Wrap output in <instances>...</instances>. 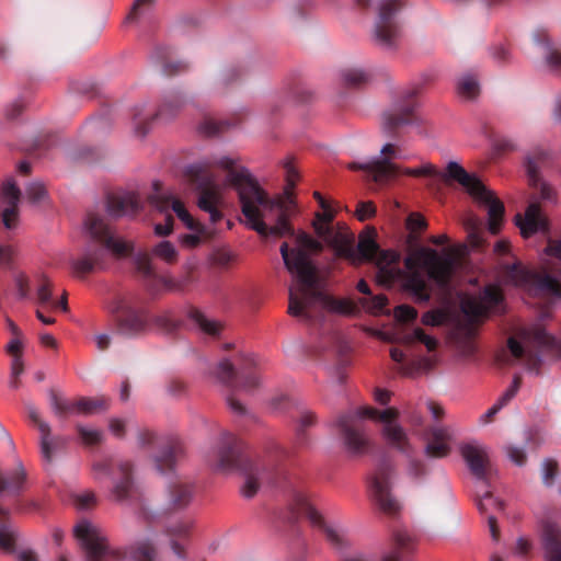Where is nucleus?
Listing matches in <instances>:
<instances>
[{
  "label": "nucleus",
  "instance_id": "4d7b16f0",
  "mask_svg": "<svg viewBox=\"0 0 561 561\" xmlns=\"http://www.w3.org/2000/svg\"><path fill=\"white\" fill-rule=\"evenodd\" d=\"M520 387V377L515 376L512 385L505 390V392L499 398L497 402L501 403L502 407H505L518 392Z\"/></svg>",
  "mask_w": 561,
  "mask_h": 561
},
{
  "label": "nucleus",
  "instance_id": "09e8293b",
  "mask_svg": "<svg viewBox=\"0 0 561 561\" xmlns=\"http://www.w3.org/2000/svg\"><path fill=\"white\" fill-rule=\"evenodd\" d=\"M37 301L41 305H45L51 302L53 293H51V283L45 275H39V284L36 289Z\"/></svg>",
  "mask_w": 561,
  "mask_h": 561
},
{
  "label": "nucleus",
  "instance_id": "6e6d98bb",
  "mask_svg": "<svg viewBox=\"0 0 561 561\" xmlns=\"http://www.w3.org/2000/svg\"><path fill=\"white\" fill-rule=\"evenodd\" d=\"M14 284L19 298L26 299L30 297V282L25 274H16L14 277Z\"/></svg>",
  "mask_w": 561,
  "mask_h": 561
},
{
  "label": "nucleus",
  "instance_id": "1a4fd4ad",
  "mask_svg": "<svg viewBox=\"0 0 561 561\" xmlns=\"http://www.w3.org/2000/svg\"><path fill=\"white\" fill-rule=\"evenodd\" d=\"M254 366V358L248 357L244 359V367L237 371L234 365L228 358H224L214 370L217 381L225 388L228 407L238 415L245 413V407L239 401L237 393L251 392L261 383L260 377L251 370Z\"/></svg>",
  "mask_w": 561,
  "mask_h": 561
},
{
  "label": "nucleus",
  "instance_id": "de8ad7c7",
  "mask_svg": "<svg viewBox=\"0 0 561 561\" xmlns=\"http://www.w3.org/2000/svg\"><path fill=\"white\" fill-rule=\"evenodd\" d=\"M25 194L27 199L33 204L42 203L47 196L44 184L39 182L30 183L25 188Z\"/></svg>",
  "mask_w": 561,
  "mask_h": 561
},
{
  "label": "nucleus",
  "instance_id": "e433bc0d",
  "mask_svg": "<svg viewBox=\"0 0 561 561\" xmlns=\"http://www.w3.org/2000/svg\"><path fill=\"white\" fill-rule=\"evenodd\" d=\"M38 427V431L41 433V454L43 459L46 462H51L53 460V453L55 447L57 446L59 439L53 438L50 436V426L48 423L39 420L37 423H35ZM60 443H64L62 439H60Z\"/></svg>",
  "mask_w": 561,
  "mask_h": 561
},
{
  "label": "nucleus",
  "instance_id": "f704fd0d",
  "mask_svg": "<svg viewBox=\"0 0 561 561\" xmlns=\"http://www.w3.org/2000/svg\"><path fill=\"white\" fill-rule=\"evenodd\" d=\"M11 510L0 505V549L13 552L18 539V529L10 520Z\"/></svg>",
  "mask_w": 561,
  "mask_h": 561
},
{
  "label": "nucleus",
  "instance_id": "0eeeda50",
  "mask_svg": "<svg viewBox=\"0 0 561 561\" xmlns=\"http://www.w3.org/2000/svg\"><path fill=\"white\" fill-rule=\"evenodd\" d=\"M106 310L114 317L117 333L126 337H136L146 333L151 325L171 333L180 325L172 311L151 316L144 306L136 305L126 297H115L106 305Z\"/></svg>",
  "mask_w": 561,
  "mask_h": 561
},
{
  "label": "nucleus",
  "instance_id": "c03bdc74",
  "mask_svg": "<svg viewBox=\"0 0 561 561\" xmlns=\"http://www.w3.org/2000/svg\"><path fill=\"white\" fill-rule=\"evenodd\" d=\"M403 342L405 344H413L415 342H420L424 344L427 351H434L437 346V340L431 335L425 334V332L421 328H415L411 332H408L403 335Z\"/></svg>",
  "mask_w": 561,
  "mask_h": 561
},
{
  "label": "nucleus",
  "instance_id": "49530a36",
  "mask_svg": "<svg viewBox=\"0 0 561 561\" xmlns=\"http://www.w3.org/2000/svg\"><path fill=\"white\" fill-rule=\"evenodd\" d=\"M388 302V299L385 295H376L369 296L367 298L359 299V304L369 312L378 313L383 310Z\"/></svg>",
  "mask_w": 561,
  "mask_h": 561
},
{
  "label": "nucleus",
  "instance_id": "4c0bfd02",
  "mask_svg": "<svg viewBox=\"0 0 561 561\" xmlns=\"http://www.w3.org/2000/svg\"><path fill=\"white\" fill-rule=\"evenodd\" d=\"M316 424V416L311 411H301L297 419L295 446L297 448L305 447L308 444L306 430Z\"/></svg>",
  "mask_w": 561,
  "mask_h": 561
},
{
  "label": "nucleus",
  "instance_id": "338daca9",
  "mask_svg": "<svg viewBox=\"0 0 561 561\" xmlns=\"http://www.w3.org/2000/svg\"><path fill=\"white\" fill-rule=\"evenodd\" d=\"M534 341L537 345L548 348L551 347L554 343V339L550 335L546 330L538 329L534 333Z\"/></svg>",
  "mask_w": 561,
  "mask_h": 561
},
{
  "label": "nucleus",
  "instance_id": "69168bd1",
  "mask_svg": "<svg viewBox=\"0 0 561 561\" xmlns=\"http://www.w3.org/2000/svg\"><path fill=\"white\" fill-rule=\"evenodd\" d=\"M408 422L415 428L422 427L424 424V417L422 412L413 408H407L403 410Z\"/></svg>",
  "mask_w": 561,
  "mask_h": 561
},
{
  "label": "nucleus",
  "instance_id": "f3484780",
  "mask_svg": "<svg viewBox=\"0 0 561 561\" xmlns=\"http://www.w3.org/2000/svg\"><path fill=\"white\" fill-rule=\"evenodd\" d=\"M75 536L84 550V561H105L110 556V547L103 530L88 519L75 526Z\"/></svg>",
  "mask_w": 561,
  "mask_h": 561
},
{
  "label": "nucleus",
  "instance_id": "393cba45",
  "mask_svg": "<svg viewBox=\"0 0 561 561\" xmlns=\"http://www.w3.org/2000/svg\"><path fill=\"white\" fill-rule=\"evenodd\" d=\"M414 108L415 104L413 102L392 106L383 113L382 130L388 136H393L400 127L413 124L415 122Z\"/></svg>",
  "mask_w": 561,
  "mask_h": 561
},
{
  "label": "nucleus",
  "instance_id": "c756f323",
  "mask_svg": "<svg viewBox=\"0 0 561 561\" xmlns=\"http://www.w3.org/2000/svg\"><path fill=\"white\" fill-rule=\"evenodd\" d=\"M428 443L425 453L430 457L442 458L449 454V442L453 439V431L447 426H433L426 433Z\"/></svg>",
  "mask_w": 561,
  "mask_h": 561
},
{
  "label": "nucleus",
  "instance_id": "c9c22d12",
  "mask_svg": "<svg viewBox=\"0 0 561 561\" xmlns=\"http://www.w3.org/2000/svg\"><path fill=\"white\" fill-rule=\"evenodd\" d=\"M188 320L193 325L198 329L202 333L217 336L221 331V323L207 318L201 310L191 308L187 312Z\"/></svg>",
  "mask_w": 561,
  "mask_h": 561
},
{
  "label": "nucleus",
  "instance_id": "39448f33",
  "mask_svg": "<svg viewBox=\"0 0 561 561\" xmlns=\"http://www.w3.org/2000/svg\"><path fill=\"white\" fill-rule=\"evenodd\" d=\"M84 230L95 244H88L79 257L71 260V268L78 277L103 271L106 267L108 252L115 256H124L133 250L131 243L112 233L110 226L99 214L88 213Z\"/></svg>",
  "mask_w": 561,
  "mask_h": 561
},
{
  "label": "nucleus",
  "instance_id": "37998d69",
  "mask_svg": "<svg viewBox=\"0 0 561 561\" xmlns=\"http://www.w3.org/2000/svg\"><path fill=\"white\" fill-rule=\"evenodd\" d=\"M341 78L347 87H359L368 82L370 76L362 68H347L342 70Z\"/></svg>",
  "mask_w": 561,
  "mask_h": 561
},
{
  "label": "nucleus",
  "instance_id": "603ef678",
  "mask_svg": "<svg viewBox=\"0 0 561 561\" xmlns=\"http://www.w3.org/2000/svg\"><path fill=\"white\" fill-rule=\"evenodd\" d=\"M154 0H136L134 5L129 12V14L125 19V23L134 22L146 12V9L149 8Z\"/></svg>",
  "mask_w": 561,
  "mask_h": 561
},
{
  "label": "nucleus",
  "instance_id": "f03ea898",
  "mask_svg": "<svg viewBox=\"0 0 561 561\" xmlns=\"http://www.w3.org/2000/svg\"><path fill=\"white\" fill-rule=\"evenodd\" d=\"M350 236L351 255L336 254L353 262L358 260L375 261L377 265L376 278L383 286H391L403 276V287L409 291L415 302L426 304L431 299V290L425 275L420 268L426 271L427 278L433 280L440 289L447 290L450 286L456 261L448 254H439L436 250L420 247L404 260L408 273L398 267L400 255L394 250H380L375 240V231L362 233L357 245L355 237L347 229Z\"/></svg>",
  "mask_w": 561,
  "mask_h": 561
},
{
  "label": "nucleus",
  "instance_id": "e2e57ef3",
  "mask_svg": "<svg viewBox=\"0 0 561 561\" xmlns=\"http://www.w3.org/2000/svg\"><path fill=\"white\" fill-rule=\"evenodd\" d=\"M232 260V253L225 250L216 251L211 256L213 264L221 268L228 267Z\"/></svg>",
  "mask_w": 561,
  "mask_h": 561
},
{
  "label": "nucleus",
  "instance_id": "a18cd8bd",
  "mask_svg": "<svg viewBox=\"0 0 561 561\" xmlns=\"http://www.w3.org/2000/svg\"><path fill=\"white\" fill-rule=\"evenodd\" d=\"M152 254L168 264L178 260V251L170 241H161L152 248Z\"/></svg>",
  "mask_w": 561,
  "mask_h": 561
},
{
  "label": "nucleus",
  "instance_id": "8fccbe9b",
  "mask_svg": "<svg viewBox=\"0 0 561 561\" xmlns=\"http://www.w3.org/2000/svg\"><path fill=\"white\" fill-rule=\"evenodd\" d=\"M78 433L81 439L89 445L98 444L102 439V432L96 428L79 425Z\"/></svg>",
  "mask_w": 561,
  "mask_h": 561
},
{
  "label": "nucleus",
  "instance_id": "052dcab7",
  "mask_svg": "<svg viewBox=\"0 0 561 561\" xmlns=\"http://www.w3.org/2000/svg\"><path fill=\"white\" fill-rule=\"evenodd\" d=\"M285 171H286V188L285 193L289 195L291 191L294 190L297 180L299 179V174L291 162L285 163Z\"/></svg>",
  "mask_w": 561,
  "mask_h": 561
},
{
  "label": "nucleus",
  "instance_id": "774afa93",
  "mask_svg": "<svg viewBox=\"0 0 561 561\" xmlns=\"http://www.w3.org/2000/svg\"><path fill=\"white\" fill-rule=\"evenodd\" d=\"M375 213L376 208L371 202H362L357 205L356 215L360 221L373 217Z\"/></svg>",
  "mask_w": 561,
  "mask_h": 561
},
{
  "label": "nucleus",
  "instance_id": "4468645a",
  "mask_svg": "<svg viewBox=\"0 0 561 561\" xmlns=\"http://www.w3.org/2000/svg\"><path fill=\"white\" fill-rule=\"evenodd\" d=\"M401 0H379L378 18L375 24V41L385 49H393L401 39V28L396 14L401 9Z\"/></svg>",
  "mask_w": 561,
  "mask_h": 561
},
{
  "label": "nucleus",
  "instance_id": "7c9ffc66",
  "mask_svg": "<svg viewBox=\"0 0 561 561\" xmlns=\"http://www.w3.org/2000/svg\"><path fill=\"white\" fill-rule=\"evenodd\" d=\"M477 507L481 514L486 515L488 526L491 534V537L494 541H499L500 530L497 526V520L495 516L490 513L491 511L501 512L504 510V503L497 497L493 496V494L484 489L479 492V499L477 501Z\"/></svg>",
  "mask_w": 561,
  "mask_h": 561
},
{
  "label": "nucleus",
  "instance_id": "5701e85b",
  "mask_svg": "<svg viewBox=\"0 0 561 561\" xmlns=\"http://www.w3.org/2000/svg\"><path fill=\"white\" fill-rule=\"evenodd\" d=\"M153 186L156 192L150 196V203L157 210L162 214H171L170 209H172L187 229L202 232L203 225L191 216L184 204L175 198L172 192H159L158 183H154Z\"/></svg>",
  "mask_w": 561,
  "mask_h": 561
},
{
  "label": "nucleus",
  "instance_id": "6ab92c4d",
  "mask_svg": "<svg viewBox=\"0 0 561 561\" xmlns=\"http://www.w3.org/2000/svg\"><path fill=\"white\" fill-rule=\"evenodd\" d=\"M184 100L180 94H170L164 98L156 113H147L146 105H136L133 108L134 133L144 138L149 129L151 121L156 118L169 119L183 106Z\"/></svg>",
  "mask_w": 561,
  "mask_h": 561
},
{
  "label": "nucleus",
  "instance_id": "7ed1b4c3",
  "mask_svg": "<svg viewBox=\"0 0 561 561\" xmlns=\"http://www.w3.org/2000/svg\"><path fill=\"white\" fill-rule=\"evenodd\" d=\"M296 242V249L289 250L287 242L279 249L286 268L299 282L295 290H289L288 313L306 321L313 320L323 310L343 316L356 313L357 307L352 300L335 299L317 288L318 278L310 255L321 252L322 243L306 232H299Z\"/></svg>",
  "mask_w": 561,
  "mask_h": 561
},
{
  "label": "nucleus",
  "instance_id": "13d9d810",
  "mask_svg": "<svg viewBox=\"0 0 561 561\" xmlns=\"http://www.w3.org/2000/svg\"><path fill=\"white\" fill-rule=\"evenodd\" d=\"M520 387V377L515 376L512 385L505 390V392L499 398L497 402L501 403L502 407H505L518 392Z\"/></svg>",
  "mask_w": 561,
  "mask_h": 561
},
{
  "label": "nucleus",
  "instance_id": "423d86ee",
  "mask_svg": "<svg viewBox=\"0 0 561 561\" xmlns=\"http://www.w3.org/2000/svg\"><path fill=\"white\" fill-rule=\"evenodd\" d=\"M215 470L221 472L238 471L243 476L244 482L240 489L242 496L253 497L261 485L270 480L266 468L251 458L244 444L234 435H221L215 450V459L210 460Z\"/></svg>",
  "mask_w": 561,
  "mask_h": 561
},
{
  "label": "nucleus",
  "instance_id": "864d4df0",
  "mask_svg": "<svg viewBox=\"0 0 561 561\" xmlns=\"http://www.w3.org/2000/svg\"><path fill=\"white\" fill-rule=\"evenodd\" d=\"M226 123L205 119L199 125V131L206 136H215L225 129Z\"/></svg>",
  "mask_w": 561,
  "mask_h": 561
},
{
  "label": "nucleus",
  "instance_id": "cd10ccee",
  "mask_svg": "<svg viewBox=\"0 0 561 561\" xmlns=\"http://www.w3.org/2000/svg\"><path fill=\"white\" fill-rule=\"evenodd\" d=\"M140 208V199L134 192L110 194L106 199V210L114 218L134 215Z\"/></svg>",
  "mask_w": 561,
  "mask_h": 561
},
{
  "label": "nucleus",
  "instance_id": "79ce46f5",
  "mask_svg": "<svg viewBox=\"0 0 561 561\" xmlns=\"http://www.w3.org/2000/svg\"><path fill=\"white\" fill-rule=\"evenodd\" d=\"M543 64L550 72L561 76V50L546 43Z\"/></svg>",
  "mask_w": 561,
  "mask_h": 561
},
{
  "label": "nucleus",
  "instance_id": "2f4dec72",
  "mask_svg": "<svg viewBox=\"0 0 561 561\" xmlns=\"http://www.w3.org/2000/svg\"><path fill=\"white\" fill-rule=\"evenodd\" d=\"M195 494V486L187 481H175L169 485L168 506L172 511H182L186 508Z\"/></svg>",
  "mask_w": 561,
  "mask_h": 561
},
{
  "label": "nucleus",
  "instance_id": "bb28decb",
  "mask_svg": "<svg viewBox=\"0 0 561 561\" xmlns=\"http://www.w3.org/2000/svg\"><path fill=\"white\" fill-rule=\"evenodd\" d=\"M515 224L520 229L524 238H528L536 232H547L548 221L542 216L540 206L536 202H531L526 208L525 215L517 214Z\"/></svg>",
  "mask_w": 561,
  "mask_h": 561
},
{
  "label": "nucleus",
  "instance_id": "ddd939ff",
  "mask_svg": "<svg viewBox=\"0 0 561 561\" xmlns=\"http://www.w3.org/2000/svg\"><path fill=\"white\" fill-rule=\"evenodd\" d=\"M549 251L561 260V241L549 245ZM502 277L506 284L528 287L535 286L538 290L561 299V272L556 275L537 273L516 262L504 266Z\"/></svg>",
  "mask_w": 561,
  "mask_h": 561
},
{
  "label": "nucleus",
  "instance_id": "9d476101",
  "mask_svg": "<svg viewBox=\"0 0 561 561\" xmlns=\"http://www.w3.org/2000/svg\"><path fill=\"white\" fill-rule=\"evenodd\" d=\"M289 499L293 518L305 515L313 527L323 531L327 541L335 550L344 552L351 548L352 540L347 531L340 525L328 524L324 517L313 507L305 490L290 486Z\"/></svg>",
  "mask_w": 561,
  "mask_h": 561
},
{
  "label": "nucleus",
  "instance_id": "2eb2a0df",
  "mask_svg": "<svg viewBox=\"0 0 561 561\" xmlns=\"http://www.w3.org/2000/svg\"><path fill=\"white\" fill-rule=\"evenodd\" d=\"M321 209L322 211L316 213L312 222L317 236L327 242L334 250L335 254L351 255L353 250L350 247L347 227L340 224L336 226L332 225L334 211L329 204L325 205V208Z\"/></svg>",
  "mask_w": 561,
  "mask_h": 561
},
{
  "label": "nucleus",
  "instance_id": "f257e3e1",
  "mask_svg": "<svg viewBox=\"0 0 561 561\" xmlns=\"http://www.w3.org/2000/svg\"><path fill=\"white\" fill-rule=\"evenodd\" d=\"M236 160L224 156L211 161L191 164L187 174L196 183L197 206L209 215V222L217 225L222 220L221 196L213 167L226 170L227 182L238 193L245 225L262 237H284L294 234L287 213L283 206L271 199L267 193L245 168H234Z\"/></svg>",
  "mask_w": 561,
  "mask_h": 561
},
{
  "label": "nucleus",
  "instance_id": "aec40b11",
  "mask_svg": "<svg viewBox=\"0 0 561 561\" xmlns=\"http://www.w3.org/2000/svg\"><path fill=\"white\" fill-rule=\"evenodd\" d=\"M392 467L390 461L382 460L369 480L370 493L379 508L387 514H394L399 511V502L390 492V479Z\"/></svg>",
  "mask_w": 561,
  "mask_h": 561
},
{
  "label": "nucleus",
  "instance_id": "b1692460",
  "mask_svg": "<svg viewBox=\"0 0 561 561\" xmlns=\"http://www.w3.org/2000/svg\"><path fill=\"white\" fill-rule=\"evenodd\" d=\"M543 151L535 156H527L525 159V170L529 185L539 192L540 198L546 202L557 203V191L539 175V162L545 158Z\"/></svg>",
  "mask_w": 561,
  "mask_h": 561
},
{
  "label": "nucleus",
  "instance_id": "0e129e2a",
  "mask_svg": "<svg viewBox=\"0 0 561 561\" xmlns=\"http://www.w3.org/2000/svg\"><path fill=\"white\" fill-rule=\"evenodd\" d=\"M394 314L400 321H412L416 319L417 311L411 306L401 305L396 308Z\"/></svg>",
  "mask_w": 561,
  "mask_h": 561
},
{
  "label": "nucleus",
  "instance_id": "a878e982",
  "mask_svg": "<svg viewBox=\"0 0 561 561\" xmlns=\"http://www.w3.org/2000/svg\"><path fill=\"white\" fill-rule=\"evenodd\" d=\"M540 540L546 561H561V525L554 520H543Z\"/></svg>",
  "mask_w": 561,
  "mask_h": 561
},
{
  "label": "nucleus",
  "instance_id": "3c124183",
  "mask_svg": "<svg viewBox=\"0 0 561 561\" xmlns=\"http://www.w3.org/2000/svg\"><path fill=\"white\" fill-rule=\"evenodd\" d=\"M557 467V462L551 459H546L542 462L541 471L545 485L551 486L553 484L558 471Z\"/></svg>",
  "mask_w": 561,
  "mask_h": 561
},
{
  "label": "nucleus",
  "instance_id": "5fc2aeb1",
  "mask_svg": "<svg viewBox=\"0 0 561 561\" xmlns=\"http://www.w3.org/2000/svg\"><path fill=\"white\" fill-rule=\"evenodd\" d=\"M393 540L396 547L392 550H398L400 553L403 550H409L412 546V537L403 530L396 531L393 534Z\"/></svg>",
  "mask_w": 561,
  "mask_h": 561
},
{
  "label": "nucleus",
  "instance_id": "dca6fc26",
  "mask_svg": "<svg viewBox=\"0 0 561 561\" xmlns=\"http://www.w3.org/2000/svg\"><path fill=\"white\" fill-rule=\"evenodd\" d=\"M503 296L495 285L485 286L478 295H466L461 298L460 309L467 321L473 325L483 321L490 312L497 310Z\"/></svg>",
  "mask_w": 561,
  "mask_h": 561
},
{
  "label": "nucleus",
  "instance_id": "680f3d73",
  "mask_svg": "<svg viewBox=\"0 0 561 561\" xmlns=\"http://www.w3.org/2000/svg\"><path fill=\"white\" fill-rule=\"evenodd\" d=\"M96 503V497L93 492H83L76 495L75 504L79 510H88Z\"/></svg>",
  "mask_w": 561,
  "mask_h": 561
},
{
  "label": "nucleus",
  "instance_id": "bf43d9fd",
  "mask_svg": "<svg viewBox=\"0 0 561 561\" xmlns=\"http://www.w3.org/2000/svg\"><path fill=\"white\" fill-rule=\"evenodd\" d=\"M506 455L517 466H523L526 462L527 456L523 447L510 445L506 447Z\"/></svg>",
  "mask_w": 561,
  "mask_h": 561
},
{
  "label": "nucleus",
  "instance_id": "a19ab883",
  "mask_svg": "<svg viewBox=\"0 0 561 561\" xmlns=\"http://www.w3.org/2000/svg\"><path fill=\"white\" fill-rule=\"evenodd\" d=\"M108 401L104 397L81 398L77 400L78 415H90L96 411L106 410Z\"/></svg>",
  "mask_w": 561,
  "mask_h": 561
},
{
  "label": "nucleus",
  "instance_id": "4be33fe9",
  "mask_svg": "<svg viewBox=\"0 0 561 561\" xmlns=\"http://www.w3.org/2000/svg\"><path fill=\"white\" fill-rule=\"evenodd\" d=\"M459 451L473 477L486 484L491 470L488 447L477 440H472L460 445Z\"/></svg>",
  "mask_w": 561,
  "mask_h": 561
},
{
  "label": "nucleus",
  "instance_id": "c85d7f7f",
  "mask_svg": "<svg viewBox=\"0 0 561 561\" xmlns=\"http://www.w3.org/2000/svg\"><path fill=\"white\" fill-rule=\"evenodd\" d=\"M21 197V191L15 182L10 179L7 180L1 187V201L7 206L2 210V222L7 229L15 227L18 217V205Z\"/></svg>",
  "mask_w": 561,
  "mask_h": 561
},
{
  "label": "nucleus",
  "instance_id": "a211bd4d",
  "mask_svg": "<svg viewBox=\"0 0 561 561\" xmlns=\"http://www.w3.org/2000/svg\"><path fill=\"white\" fill-rule=\"evenodd\" d=\"M133 262L147 291L158 295L162 291H180L184 288L186 280H176L168 276L159 275L153 270L151 257L145 252H138L133 256Z\"/></svg>",
  "mask_w": 561,
  "mask_h": 561
},
{
  "label": "nucleus",
  "instance_id": "ea45409f",
  "mask_svg": "<svg viewBox=\"0 0 561 561\" xmlns=\"http://www.w3.org/2000/svg\"><path fill=\"white\" fill-rule=\"evenodd\" d=\"M480 92L477 78L470 73L462 75L457 80V93L460 98L471 100Z\"/></svg>",
  "mask_w": 561,
  "mask_h": 561
},
{
  "label": "nucleus",
  "instance_id": "72a5a7b5",
  "mask_svg": "<svg viewBox=\"0 0 561 561\" xmlns=\"http://www.w3.org/2000/svg\"><path fill=\"white\" fill-rule=\"evenodd\" d=\"M183 447L180 442H170L162 447L159 455L154 457L156 468L162 474L172 472L181 457Z\"/></svg>",
  "mask_w": 561,
  "mask_h": 561
},
{
  "label": "nucleus",
  "instance_id": "6e6552de",
  "mask_svg": "<svg viewBox=\"0 0 561 561\" xmlns=\"http://www.w3.org/2000/svg\"><path fill=\"white\" fill-rule=\"evenodd\" d=\"M440 178L444 181H456L476 202L486 206L489 230L493 234L499 232L504 216V205L474 173L467 172L456 161H449L446 171L440 174Z\"/></svg>",
  "mask_w": 561,
  "mask_h": 561
},
{
  "label": "nucleus",
  "instance_id": "412c9836",
  "mask_svg": "<svg viewBox=\"0 0 561 561\" xmlns=\"http://www.w3.org/2000/svg\"><path fill=\"white\" fill-rule=\"evenodd\" d=\"M380 153L383 157L371 158L365 163H352L350 167L367 171L377 183H386L399 174V168L390 161L389 157L400 158V154L392 144L383 145Z\"/></svg>",
  "mask_w": 561,
  "mask_h": 561
},
{
  "label": "nucleus",
  "instance_id": "58836bf2",
  "mask_svg": "<svg viewBox=\"0 0 561 561\" xmlns=\"http://www.w3.org/2000/svg\"><path fill=\"white\" fill-rule=\"evenodd\" d=\"M49 402L54 413L59 417L78 415L77 401L61 398L53 390L49 392Z\"/></svg>",
  "mask_w": 561,
  "mask_h": 561
},
{
  "label": "nucleus",
  "instance_id": "f8f14e48",
  "mask_svg": "<svg viewBox=\"0 0 561 561\" xmlns=\"http://www.w3.org/2000/svg\"><path fill=\"white\" fill-rule=\"evenodd\" d=\"M92 469L95 480L112 478L111 497L116 502L131 505L139 499L138 488L133 480V465L129 460L105 459L95 462Z\"/></svg>",
  "mask_w": 561,
  "mask_h": 561
},
{
  "label": "nucleus",
  "instance_id": "20e7f679",
  "mask_svg": "<svg viewBox=\"0 0 561 561\" xmlns=\"http://www.w3.org/2000/svg\"><path fill=\"white\" fill-rule=\"evenodd\" d=\"M398 416L399 411L394 408L379 411L373 407H363L340 415L336 425L346 450L352 455H362L369 446L368 436L362 424L363 419L381 422L383 424L381 433L386 442L402 453H409L408 436L397 422Z\"/></svg>",
  "mask_w": 561,
  "mask_h": 561
},
{
  "label": "nucleus",
  "instance_id": "9b49d317",
  "mask_svg": "<svg viewBox=\"0 0 561 561\" xmlns=\"http://www.w3.org/2000/svg\"><path fill=\"white\" fill-rule=\"evenodd\" d=\"M194 522L191 517L185 516L181 519L171 520L165 527V535L170 538V547L173 553L178 557L176 561H191L186 557L184 541ZM156 550L152 543L148 540L137 541L128 546L124 551L123 561H154Z\"/></svg>",
  "mask_w": 561,
  "mask_h": 561
},
{
  "label": "nucleus",
  "instance_id": "473e14b6",
  "mask_svg": "<svg viewBox=\"0 0 561 561\" xmlns=\"http://www.w3.org/2000/svg\"><path fill=\"white\" fill-rule=\"evenodd\" d=\"M25 481L26 472L20 460L11 473L5 474L0 470V496L4 494L18 496L23 491Z\"/></svg>",
  "mask_w": 561,
  "mask_h": 561
}]
</instances>
